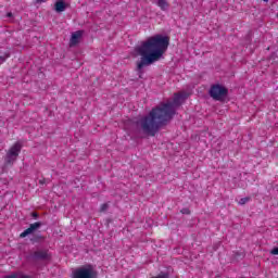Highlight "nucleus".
Instances as JSON below:
<instances>
[{"label": "nucleus", "instance_id": "1", "mask_svg": "<svg viewBox=\"0 0 278 278\" xmlns=\"http://www.w3.org/2000/svg\"><path fill=\"white\" fill-rule=\"evenodd\" d=\"M188 97H190V93L188 92L182 91L180 93H176L173 102L161 104L156 109L152 110L149 116L143 117L139 122L143 134H147V136H155L161 125H166V123L175 116L177 108H179Z\"/></svg>", "mask_w": 278, "mask_h": 278}, {"label": "nucleus", "instance_id": "2", "mask_svg": "<svg viewBox=\"0 0 278 278\" xmlns=\"http://www.w3.org/2000/svg\"><path fill=\"white\" fill-rule=\"evenodd\" d=\"M168 45H170V38L162 34L152 35L139 42L134 51L136 56L141 58L140 62L137 63L138 71L160 62L164 58V53L168 51Z\"/></svg>", "mask_w": 278, "mask_h": 278}, {"label": "nucleus", "instance_id": "3", "mask_svg": "<svg viewBox=\"0 0 278 278\" xmlns=\"http://www.w3.org/2000/svg\"><path fill=\"white\" fill-rule=\"evenodd\" d=\"M229 90L220 85V84H215L210 88V97L214 99V101H225L227 99Z\"/></svg>", "mask_w": 278, "mask_h": 278}, {"label": "nucleus", "instance_id": "4", "mask_svg": "<svg viewBox=\"0 0 278 278\" xmlns=\"http://www.w3.org/2000/svg\"><path fill=\"white\" fill-rule=\"evenodd\" d=\"M97 277V271H94V268L92 265H84L80 267H77L72 273V278H94Z\"/></svg>", "mask_w": 278, "mask_h": 278}, {"label": "nucleus", "instance_id": "5", "mask_svg": "<svg viewBox=\"0 0 278 278\" xmlns=\"http://www.w3.org/2000/svg\"><path fill=\"white\" fill-rule=\"evenodd\" d=\"M21 149H23V143L17 141L8 150L5 155L7 164H14V161L17 160L21 153Z\"/></svg>", "mask_w": 278, "mask_h": 278}, {"label": "nucleus", "instance_id": "6", "mask_svg": "<svg viewBox=\"0 0 278 278\" xmlns=\"http://www.w3.org/2000/svg\"><path fill=\"white\" fill-rule=\"evenodd\" d=\"M83 36H84V31L81 30H77L73 33L70 39V47H76V45H79Z\"/></svg>", "mask_w": 278, "mask_h": 278}, {"label": "nucleus", "instance_id": "7", "mask_svg": "<svg viewBox=\"0 0 278 278\" xmlns=\"http://www.w3.org/2000/svg\"><path fill=\"white\" fill-rule=\"evenodd\" d=\"M36 229H40V223L36 222L29 226L26 230H24L21 235L20 238H27V236H31L36 231Z\"/></svg>", "mask_w": 278, "mask_h": 278}, {"label": "nucleus", "instance_id": "8", "mask_svg": "<svg viewBox=\"0 0 278 278\" xmlns=\"http://www.w3.org/2000/svg\"><path fill=\"white\" fill-rule=\"evenodd\" d=\"M151 2L154 5H157L162 12H168L170 4L168 3V0H151Z\"/></svg>", "mask_w": 278, "mask_h": 278}, {"label": "nucleus", "instance_id": "9", "mask_svg": "<svg viewBox=\"0 0 278 278\" xmlns=\"http://www.w3.org/2000/svg\"><path fill=\"white\" fill-rule=\"evenodd\" d=\"M67 7H68V4H66V2H64V0H56L54 3V10L58 13L64 12Z\"/></svg>", "mask_w": 278, "mask_h": 278}, {"label": "nucleus", "instance_id": "10", "mask_svg": "<svg viewBox=\"0 0 278 278\" xmlns=\"http://www.w3.org/2000/svg\"><path fill=\"white\" fill-rule=\"evenodd\" d=\"M34 257L36 260H49V252L47 251L35 252Z\"/></svg>", "mask_w": 278, "mask_h": 278}, {"label": "nucleus", "instance_id": "11", "mask_svg": "<svg viewBox=\"0 0 278 278\" xmlns=\"http://www.w3.org/2000/svg\"><path fill=\"white\" fill-rule=\"evenodd\" d=\"M4 278H31L30 276L17 273V274H11L9 276H5Z\"/></svg>", "mask_w": 278, "mask_h": 278}, {"label": "nucleus", "instance_id": "12", "mask_svg": "<svg viewBox=\"0 0 278 278\" xmlns=\"http://www.w3.org/2000/svg\"><path fill=\"white\" fill-rule=\"evenodd\" d=\"M10 58V53H4L3 55H0V64H3L5 60Z\"/></svg>", "mask_w": 278, "mask_h": 278}, {"label": "nucleus", "instance_id": "13", "mask_svg": "<svg viewBox=\"0 0 278 278\" xmlns=\"http://www.w3.org/2000/svg\"><path fill=\"white\" fill-rule=\"evenodd\" d=\"M247 203H249V198H242L239 200V205H244Z\"/></svg>", "mask_w": 278, "mask_h": 278}, {"label": "nucleus", "instance_id": "14", "mask_svg": "<svg viewBox=\"0 0 278 278\" xmlns=\"http://www.w3.org/2000/svg\"><path fill=\"white\" fill-rule=\"evenodd\" d=\"M271 255H278V248H274L271 251H270Z\"/></svg>", "mask_w": 278, "mask_h": 278}, {"label": "nucleus", "instance_id": "15", "mask_svg": "<svg viewBox=\"0 0 278 278\" xmlns=\"http://www.w3.org/2000/svg\"><path fill=\"white\" fill-rule=\"evenodd\" d=\"M182 214H190V211L188 208L182 210Z\"/></svg>", "mask_w": 278, "mask_h": 278}, {"label": "nucleus", "instance_id": "16", "mask_svg": "<svg viewBox=\"0 0 278 278\" xmlns=\"http://www.w3.org/2000/svg\"><path fill=\"white\" fill-rule=\"evenodd\" d=\"M36 1V3H45V1H47V0H35Z\"/></svg>", "mask_w": 278, "mask_h": 278}, {"label": "nucleus", "instance_id": "17", "mask_svg": "<svg viewBox=\"0 0 278 278\" xmlns=\"http://www.w3.org/2000/svg\"><path fill=\"white\" fill-rule=\"evenodd\" d=\"M103 210H108V204L102 205V212H103Z\"/></svg>", "mask_w": 278, "mask_h": 278}, {"label": "nucleus", "instance_id": "18", "mask_svg": "<svg viewBox=\"0 0 278 278\" xmlns=\"http://www.w3.org/2000/svg\"><path fill=\"white\" fill-rule=\"evenodd\" d=\"M7 16H8L9 18H12V12H9V13L7 14Z\"/></svg>", "mask_w": 278, "mask_h": 278}, {"label": "nucleus", "instance_id": "19", "mask_svg": "<svg viewBox=\"0 0 278 278\" xmlns=\"http://www.w3.org/2000/svg\"><path fill=\"white\" fill-rule=\"evenodd\" d=\"M263 1L268 2V0H263Z\"/></svg>", "mask_w": 278, "mask_h": 278}]
</instances>
